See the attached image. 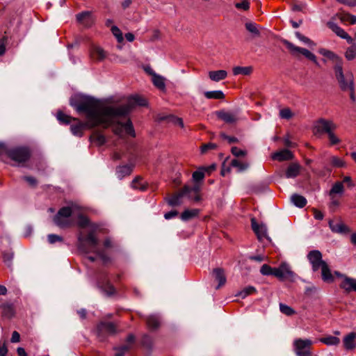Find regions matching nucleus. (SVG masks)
Instances as JSON below:
<instances>
[{"mask_svg": "<svg viewBox=\"0 0 356 356\" xmlns=\"http://www.w3.org/2000/svg\"><path fill=\"white\" fill-rule=\"evenodd\" d=\"M70 103L79 114L85 115L87 120L82 122L73 118L74 123L71 124L70 130L73 135L79 137L83 136L85 129H92L98 126L106 129L115 124L120 126L115 129L116 134H120L123 128L127 134L135 136L132 122L127 118L136 107L147 105L146 99L139 95L129 97L126 104L118 106H105L100 100L83 95H75Z\"/></svg>", "mask_w": 356, "mask_h": 356, "instance_id": "nucleus-1", "label": "nucleus"}, {"mask_svg": "<svg viewBox=\"0 0 356 356\" xmlns=\"http://www.w3.org/2000/svg\"><path fill=\"white\" fill-rule=\"evenodd\" d=\"M98 242V238L93 231L90 232L86 237H83L81 233L78 236V248L84 253L94 252L104 262H106L109 260V258L103 250L97 249Z\"/></svg>", "mask_w": 356, "mask_h": 356, "instance_id": "nucleus-2", "label": "nucleus"}, {"mask_svg": "<svg viewBox=\"0 0 356 356\" xmlns=\"http://www.w3.org/2000/svg\"><path fill=\"white\" fill-rule=\"evenodd\" d=\"M334 74L339 88L343 92L346 91L347 89H352L353 86H355L353 74L350 71L345 72L343 65L339 66L334 70Z\"/></svg>", "mask_w": 356, "mask_h": 356, "instance_id": "nucleus-3", "label": "nucleus"}, {"mask_svg": "<svg viewBox=\"0 0 356 356\" xmlns=\"http://www.w3.org/2000/svg\"><path fill=\"white\" fill-rule=\"evenodd\" d=\"M72 210L70 207H64L59 209L57 214L54 218V223L60 228L70 227L73 225V222L70 218L72 216Z\"/></svg>", "mask_w": 356, "mask_h": 356, "instance_id": "nucleus-4", "label": "nucleus"}, {"mask_svg": "<svg viewBox=\"0 0 356 356\" xmlns=\"http://www.w3.org/2000/svg\"><path fill=\"white\" fill-rule=\"evenodd\" d=\"M280 42L286 47L293 56H298L300 54H302L316 65L318 64L316 56L308 49L297 47L286 39L282 38L280 40Z\"/></svg>", "mask_w": 356, "mask_h": 356, "instance_id": "nucleus-5", "label": "nucleus"}, {"mask_svg": "<svg viewBox=\"0 0 356 356\" xmlns=\"http://www.w3.org/2000/svg\"><path fill=\"white\" fill-rule=\"evenodd\" d=\"M7 154L10 159L19 163H25L31 156L30 150L28 147H18L7 152Z\"/></svg>", "mask_w": 356, "mask_h": 356, "instance_id": "nucleus-6", "label": "nucleus"}, {"mask_svg": "<svg viewBox=\"0 0 356 356\" xmlns=\"http://www.w3.org/2000/svg\"><path fill=\"white\" fill-rule=\"evenodd\" d=\"M312 341L310 339H296L293 341V350L297 356H311V346Z\"/></svg>", "mask_w": 356, "mask_h": 356, "instance_id": "nucleus-7", "label": "nucleus"}, {"mask_svg": "<svg viewBox=\"0 0 356 356\" xmlns=\"http://www.w3.org/2000/svg\"><path fill=\"white\" fill-rule=\"evenodd\" d=\"M337 128V125L332 120L320 118L314 122V132L315 134H327Z\"/></svg>", "mask_w": 356, "mask_h": 356, "instance_id": "nucleus-8", "label": "nucleus"}, {"mask_svg": "<svg viewBox=\"0 0 356 356\" xmlns=\"http://www.w3.org/2000/svg\"><path fill=\"white\" fill-rule=\"evenodd\" d=\"M118 332L117 326L111 322H101L97 326V335L99 340L103 341L109 335Z\"/></svg>", "mask_w": 356, "mask_h": 356, "instance_id": "nucleus-9", "label": "nucleus"}, {"mask_svg": "<svg viewBox=\"0 0 356 356\" xmlns=\"http://www.w3.org/2000/svg\"><path fill=\"white\" fill-rule=\"evenodd\" d=\"M322 254L319 250H312L307 254V259L312 266L314 272L321 269L327 263L322 259Z\"/></svg>", "mask_w": 356, "mask_h": 356, "instance_id": "nucleus-10", "label": "nucleus"}, {"mask_svg": "<svg viewBox=\"0 0 356 356\" xmlns=\"http://www.w3.org/2000/svg\"><path fill=\"white\" fill-rule=\"evenodd\" d=\"M272 275L280 280H284L286 278H293L295 274L291 270L288 264H282L278 268H273Z\"/></svg>", "mask_w": 356, "mask_h": 356, "instance_id": "nucleus-11", "label": "nucleus"}, {"mask_svg": "<svg viewBox=\"0 0 356 356\" xmlns=\"http://www.w3.org/2000/svg\"><path fill=\"white\" fill-rule=\"evenodd\" d=\"M328 224L330 229L334 233L346 234L350 232L349 228L340 218L330 219Z\"/></svg>", "mask_w": 356, "mask_h": 356, "instance_id": "nucleus-12", "label": "nucleus"}, {"mask_svg": "<svg viewBox=\"0 0 356 356\" xmlns=\"http://www.w3.org/2000/svg\"><path fill=\"white\" fill-rule=\"evenodd\" d=\"M320 54L332 62L333 71L339 67V66L341 67L343 65V58L334 52L323 49L320 51Z\"/></svg>", "mask_w": 356, "mask_h": 356, "instance_id": "nucleus-13", "label": "nucleus"}, {"mask_svg": "<svg viewBox=\"0 0 356 356\" xmlns=\"http://www.w3.org/2000/svg\"><path fill=\"white\" fill-rule=\"evenodd\" d=\"M77 22L85 27H90L94 23V19L90 11H83L76 15Z\"/></svg>", "mask_w": 356, "mask_h": 356, "instance_id": "nucleus-14", "label": "nucleus"}, {"mask_svg": "<svg viewBox=\"0 0 356 356\" xmlns=\"http://www.w3.org/2000/svg\"><path fill=\"white\" fill-rule=\"evenodd\" d=\"M188 186H184L180 191L174 194L172 197L168 199V203L172 207L181 204L182 197L184 196H186L187 192L188 191Z\"/></svg>", "mask_w": 356, "mask_h": 356, "instance_id": "nucleus-15", "label": "nucleus"}, {"mask_svg": "<svg viewBox=\"0 0 356 356\" xmlns=\"http://www.w3.org/2000/svg\"><path fill=\"white\" fill-rule=\"evenodd\" d=\"M327 26L339 38L346 40L348 42H352V38L338 24L329 22Z\"/></svg>", "mask_w": 356, "mask_h": 356, "instance_id": "nucleus-16", "label": "nucleus"}, {"mask_svg": "<svg viewBox=\"0 0 356 356\" xmlns=\"http://www.w3.org/2000/svg\"><path fill=\"white\" fill-rule=\"evenodd\" d=\"M339 287L347 293L356 292V279L344 276L339 284Z\"/></svg>", "mask_w": 356, "mask_h": 356, "instance_id": "nucleus-17", "label": "nucleus"}, {"mask_svg": "<svg viewBox=\"0 0 356 356\" xmlns=\"http://www.w3.org/2000/svg\"><path fill=\"white\" fill-rule=\"evenodd\" d=\"M251 225L252 230L257 234L258 238L261 240L267 236V227L264 224H258L256 220L252 218L251 220Z\"/></svg>", "mask_w": 356, "mask_h": 356, "instance_id": "nucleus-18", "label": "nucleus"}, {"mask_svg": "<svg viewBox=\"0 0 356 356\" xmlns=\"http://www.w3.org/2000/svg\"><path fill=\"white\" fill-rule=\"evenodd\" d=\"M106 52L100 47L92 45L90 49V56L96 61H102L106 58Z\"/></svg>", "mask_w": 356, "mask_h": 356, "instance_id": "nucleus-19", "label": "nucleus"}, {"mask_svg": "<svg viewBox=\"0 0 356 356\" xmlns=\"http://www.w3.org/2000/svg\"><path fill=\"white\" fill-rule=\"evenodd\" d=\"M293 157L292 152L286 149H282L272 154V159L278 161H289L292 159Z\"/></svg>", "mask_w": 356, "mask_h": 356, "instance_id": "nucleus-20", "label": "nucleus"}, {"mask_svg": "<svg viewBox=\"0 0 356 356\" xmlns=\"http://www.w3.org/2000/svg\"><path fill=\"white\" fill-rule=\"evenodd\" d=\"M218 117L226 123L232 124L238 120L236 115L234 113L220 111L217 113Z\"/></svg>", "mask_w": 356, "mask_h": 356, "instance_id": "nucleus-21", "label": "nucleus"}, {"mask_svg": "<svg viewBox=\"0 0 356 356\" xmlns=\"http://www.w3.org/2000/svg\"><path fill=\"white\" fill-rule=\"evenodd\" d=\"M188 191L187 192L186 196L191 199L194 200L195 202H199L201 199L200 191V185L199 184H195L193 186H188Z\"/></svg>", "mask_w": 356, "mask_h": 356, "instance_id": "nucleus-22", "label": "nucleus"}, {"mask_svg": "<svg viewBox=\"0 0 356 356\" xmlns=\"http://www.w3.org/2000/svg\"><path fill=\"white\" fill-rule=\"evenodd\" d=\"M350 44L344 53L346 59L348 61L353 60L356 58V39H352V42H348Z\"/></svg>", "mask_w": 356, "mask_h": 356, "instance_id": "nucleus-23", "label": "nucleus"}, {"mask_svg": "<svg viewBox=\"0 0 356 356\" xmlns=\"http://www.w3.org/2000/svg\"><path fill=\"white\" fill-rule=\"evenodd\" d=\"M300 165L297 163H291L285 172V175L286 178H295L296 177L300 171Z\"/></svg>", "mask_w": 356, "mask_h": 356, "instance_id": "nucleus-24", "label": "nucleus"}, {"mask_svg": "<svg viewBox=\"0 0 356 356\" xmlns=\"http://www.w3.org/2000/svg\"><path fill=\"white\" fill-rule=\"evenodd\" d=\"M321 270V278L324 282L332 283L334 281V275L332 273L327 264H324Z\"/></svg>", "mask_w": 356, "mask_h": 356, "instance_id": "nucleus-25", "label": "nucleus"}, {"mask_svg": "<svg viewBox=\"0 0 356 356\" xmlns=\"http://www.w3.org/2000/svg\"><path fill=\"white\" fill-rule=\"evenodd\" d=\"M356 333L350 332L343 339V346L346 350H353L356 347Z\"/></svg>", "mask_w": 356, "mask_h": 356, "instance_id": "nucleus-26", "label": "nucleus"}, {"mask_svg": "<svg viewBox=\"0 0 356 356\" xmlns=\"http://www.w3.org/2000/svg\"><path fill=\"white\" fill-rule=\"evenodd\" d=\"M76 225L80 228L90 227L93 229H96L97 227L95 224L90 223L89 218L83 214L78 215Z\"/></svg>", "mask_w": 356, "mask_h": 356, "instance_id": "nucleus-27", "label": "nucleus"}, {"mask_svg": "<svg viewBox=\"0 0 356 356\" xmlns=\"http://www.w3.org/2000/svg\"><path fill=\"white\" fill-rule=\"evenodd\" d=\"M213 274L216 281L218 282V285L216 289H219L226 282V277L225 275L224 270L222 268H215L213 270Z\"/></svg>", "mask_w": 356, "mask_h": 356, "instance_id": "nucleus-28", "label": "nucleus"}, {"mask_svg": "<svg viewBox=\"0 0 356 356\" xmlns=\"http://www.w3.org/2000/svg\"><path fill=\"white\" fill-rule=\"evenodd\" d=\"M227 76V72L225 70H220L216 71H210L209 72V78L213 81H220L225 79Z\"/></svg>", "mask_w": 356, "mask_h": 356, "instance_id": "nucleus-29", "label": "nucleus"}, {"mask_svg": "<svg viewBox=\"0 0 356 356\" xmlns=\"http://www.w3.org/2000/svg\"><path fill=\"white\" fill-rule=\"evenodd\" d=\"M133 170V166L131 165H124L119 166L116 169L118 177L122 179L123 177L129 175Z\"/></svg>", "mask_w": 356, "mask_h": 356, "instance_id": "nucleus-30", "label": "nucleus"}, {"mask_svg": "<svg viewBox=\"0 0 356 356\" xmlns=\"http://www.w3.org/2000/svg\"><path fill=\"white\" fill-rule=\"evenodd\" d=\"M152 81L155 87L161 90H164L165 89V79L157 74H154V76L152 78Z\"/></svg>", "mask_w": 356, "mask_h": 356, "instance_id": "nucleus-31", "label": "nucleus"}, {"mask_svg": "<svg viewBox=\"0 0 356 356\" xmlns=\"http://www.w3.org/2000/svg\"><path fill=\"white\" fill-rule=\"evenodd\" d=\"M200 210L197 209H186L181 214V219L184 221L189 220L198 216Z\"/></svg>", "mask_w": 356, "mask_h": 356, "instance_id": "nucleus-32", "label": "nucleus"}, {"mask_svg": "<svg viewBox=\"0 0 356 356\" xmlns=\"http://www.w3.org/2000/svg\"><path fill=\"white\" fill-rule=\"evenodd\" d=\"M291 202L298 207L302 208L307 204V200L302 195L293 194L291 197Z\"/></svg>", "mask_w": 356, "mask_h": 356, "instance_id": "nucleus-33", "label": "nucleus"}, {"mask_svg": "<svg viewBox=\"0 0 356 356\" xmlns=\"http://www.w3.org/2000/svg\"><path fill=\"white\" fill-rule=\"evenodd\" d=\"M90 140L101 146L106 143L105 136L99 131H95L90 136Z\"/></svg>", "mask_w": 356, "mask_h": 356, "instance_id": "nucleus-34", "label": "nucleus"}, {"mask_svg": "<svg viewBox=\"0 0 356 356\" xmlns=\"http://www.w3.org/2000/svg\"><path fill=\"white\" fill-rule=\"evenodd\" d=\"M131 187L134 189H138L141 191H145L147 186L145 182L140 177H136L131 182Z\"/></svg>", "mask_w": 356, "mask_h": 356, "instance_id": "nucleus-35", "label": "nucleus"}, {"mask_svg": "<svg viewBox=\"0 0 356 356\" xmlns=\"http://www.w3.org/2000/svg\"><path fill=\"white\" fill-rule=\"evenodd\" d=\"M252 67L237 66V67H234L233 68V74L235 76L239 75V74L249 75L252 73Z\"/></svg>", "mask_w": 356, "mask_h": 356, "instance_id": "nucleus-36", "label": "nucleus"}, {"mask_svg": "<svg viewBox=\"0 0 356 356\" xmlns=\"http://www.w3.org/2000/svg\"><path fill=\"white\" fill-rule=\"evenodd\" d=\"M204 96L207 99H222L225 97L224 93L221 90L207 91Z\"/></svg>", "mask_w": 356, "mask_h": 356, "instance_id": "nucleus-37", "label": "nucleus"}, {"mask_svg": "<svg viewBox=\"0 0 356 356\" xmlns=\"http://www.w3.org/2000/svg\"><path fill=\"white\" fill-rule=\"evenodd\" d=\"M2 314L3 316L10 318L15 315L14 307L11 304H5L2 306Z\"/></svg>", "mask_w": 356, "mask_h": 356, "instance_id": "nucleus-38", "label": "nucleus"}, {"mask_svg": "<svg viewBox=\"0 0 356 356\" xmlns=\"http://www.w3.org/2000/svg\"><path fill=\"white\" fill-rule=\"evenodd\" d=\"M320 341L327 345V346H336L340 343V339L334 336H328L326 337L321 338Z\"/></svg>", "mask_w": 356, "mask_h": 356, "instance_id": "nucleus-39", "label": "nucleus"}, {"mask_svg": "<svg viewBox=\"0 0 356 356\" xmlns=\"http://www.w3.org/2000/svg\"><path fill=\"white\" fill-rule=\"evenodd\" d=\"M205 169L204 167H201L198 168L197 170L193 172L192 177L193 180L195 182V184H198L199 181L203 180L204 177Z\"/></svg>", "mask_w": 356, "mask_h": 356, "instance_id": "nucleus-40", "label": "nucleus"}, {"mask_svg": "<svg viewBox=\"0 0 356 356\" xmlns=\"http://www.w3.org/2000/svg\"><path fill=\"white\" fill-rule=\"evenodd\" d=\"M334 131L335 130H332L327 134L330 145L331 146L338 145L341 142V140L337 136Z\"/></svg>", "mask_w": 356, "mask_h": 356, "instance_id": "nucleus-41", "label": "nucleus"}, {"mask_svg": "<svg viewBox=\"0 0 356 356\" xmlns=\"http://www.w3.org/2000/svg\"><path fill=\"white\" fill-rule=\"evenodd\" d=\"M159 318L154 316H150L147 318V325L149 329L154 330L159 326Z\"/></svg>", "mask_w": 356, "mask_h": 356, "instance_id": "nucleus-42", "label": "nucleus"}, {"mask_svg": "<svg viewBox=\"0 0 356 356\" xmlns=\"http://www.w3.org/2000/svg\"><path fill=\"white\" fill-rule=\"evenodd\" d=\"M257 290L254 286H248L245 287L241 291L237 293V296L241 297V298H245L249 295L256 293Z\"/></svg>", "mask_w": 356, "mask_h": 356, "instance_id": "nucleus-43", "label": "nucleus"}, {"mask_svg": "<svg viewBox=\"0 0 356 356\" xmlns=\"http://www.w3.org/2000/svg\"><path fill=\"white\" fill-rule=\"evenodd\" d=\"M231 166L236 168L238 169V172H242L248 168V163L241 162L235 159L231 161Z\"/></svg>", "mask_w": 356, "mask_h": 356, "instance_id": "nucleus-44", "label": "nucleus"}, {"mask_svg": "<svg viewBox=\"0 0 356 356\" xmlns=\"http://www.w3.org/2000/svg\"><path fill=\"white\" fill-rule=\"evenodd\" d=\"M57 120L63 124H68L73 121V118L70 115L65 114L61 111H58L56 115Z\"/></svg>", "mask_w": 356, "mask_h": 356, "instance_id": "nucleus-45", "label": "nucleus"}, {"mask_svg": "<svg viewBox=\"0 0 356 356\" xmlns=\"http://www.w3.org/2000/svg\"><path fill=\"white\" fill-rule=\"evenodd\" d=\"M343 192V186L342 182H336L332 187L330 191V196L334 195V194H341Z\"/></svg>", "mask_w": 356, "mask_h": 356, "instance_id": "nucleus-46", "label": "nucleus"}, {"mask_svg": "<svg viewBox=\"0 0 356 356\" xmlns=\"http://www.w3.org/2000/svg\"><path fill=\"white\" fill-rule=\"evenodd\" d=\"M330 163L332 166L336 168H343L346 166V162L343 159L335 156L330 157Z\"/></svg>", "mask_w": 356, "mask_h": 356, "instance_id": "nucleus-47", "label": "nucleus"}, {"mask_svg": "<svg viewBox=\"0 0 356 356\" xmlns=\"http://www.w3.org/2000/svg\"><path fill=\"white\" fill-rule=\"evenodd\" d=\"M280 309L282 314L286 316H291L296 313L293 309L283 303L280 304Z\"/></svg>", "mask_w": 356, "mask_h": 356, "instance_id": "nucleus-48", "label": "nucleus"}, {"mask_svg": "<svg viewBox=\"0 0 356 356\" xmlns=\"http://www.w3.org/2000/svg\"><path fill=\"white\" fill-rule=\"evenodd\" d=\"M296 37L300 40L301 42H304L305 44H308L309 46L314 45L313 41H312L309 38L302 35L300 32L297 31L295 33Z\"/></svg>", "mask_w": 356, "mask_h": 356, "instance_id": "nucleus-49", "label": "nucleus"}, {"mask_svg": "<svg viewBox=\"0 0 356 356\" xmlns=\"http://www.w3.org/2000/svg\"><path fill=\"white\" fill-rule=\"evenodd\" d=\"M293 114L290 108H285L280 111V116L282 119L289 120L293 117Z\"/></svg>", "mask_w": 356, "mask_h": 356, "instance_id": "nucleus-50", "label": "nucleus"}, {"mask_svg": "<svg viewBox=\"0 0 356 356\" xmlns=\"http://www.w3.org/2000/svg\"><path fill=\"white\" fill-rule=\"evenodd\" d=\"M245 28L251 33H253L254 35L259 34V31L258 30L257 25L255 23L248 22L245 24Z\"/></svg>", "mask_w": 356, "mask_h": 356, "instance_id": "nucleus-51", "label": "nucleus"}, {"mask_svg": "<svg viewBox=\"0 0 356 356\" xmlns=\"http://www.w3.org/2000/svg\"><path fill=\"white\" fill-rule=\"evenodd\" d=\"M111 31L119 42L123 41V35L120 29L115 26H112Z\"/></svg>", "mask_w": 356, "mask_h": 356, "instance_id": "nucleus-52", "label": "nucleus"}, {"mask_svg": "<svg viewBox=\"0 0 356 356\" xmlns=\"http://www.w3.org/2000/svg\"><path fill=\"white\" fill-rule=\"evenodd\" d=\"M130 349L129 345H122L119 348H115L116 350L115 356H124L125 353H127Z\"/></svg>", "mask_w": 356, "mask_h": 356, "instance_id": "nucleus-53", "label": "nucleus"}, {"mask_svg": "<svg viewBox=\"0 0 356 356\" xmlns=\"http://www.w3.org/2000/svg\"><path fill=\"white\" fill-rule=\"evenodd\" d=\"M273 268L268 264H264L260 268V273L263 275H272Z\"/></svg>", "mask_w": 356, "mask_h": 356, "instance_id": "nucleus-54", "label": "nucleus"}, {"mask_svg": "<svg viewBox=\"0 0 356 356\" xmlns=\"http://www.w3.org/2000/svg\"><path fill=\"white\" fill-rule=\"evenodd\" d=\"M3 258L5 264L10 267L13 259V253L11 252H5L3 253Z\"/></svg>", "mask_w": 356, "mask_h": 356, "instance_id": "nucleus-55", "label": "nucleus"}, {"mask_svg": "<svg viewBox=\"0 0 356 356\" xmlns=\"http://www.w3.org/2000/svg\"><path fill=\"white\" fill-rule=\"evenodd\" d=\"M235 7L238 10H248L250 8V3L247 0H243L241 2L236 3Z\"/></svg>", "mask_w": 356, "mask_h": 356, "instance_id": "nucleus-56", "label": "nucleus"}, {"mask_svg": "<svg viewBox=\"0 0 356 356\" xmlns=\"http://www.w3.org/2000/svg\"><path fill=\"white\" fill-rule=\"evenodd\" d=\"M48 241L49 243L53 244L56 242H61L63 241V238L58 235L56 234H49L47 236Z\"/></svg>", "mask_w": 356, "mask_h": 356, "instance_id": "nucleus-57", "label": "nucleus"}, {"mask_svg": "<svg viewBox=\"0 0 356 356\" xmlns=\"http://www.w3.org/2000/svg\"><path fill=\"white\" fill-rule=\"evenodd\" d=\"M232 153L236 157L244 156L246 155V152L239 149L237 147H233L232 148Z\"/></svg>", "mask_w": 356, "mask_h": 356, "instance_id": "nucleus-58", "label": "nucleus"}, {"mask_svg": "<svg viewBox=\"0 0 356 356\" xmlns=\"http://www.w3.org/2000/svg\"><path fill=\"white\" fill-rule=\"evenodd\" d=\"M220 136L223 140H227L229 143H237L238 141L237 138L227 136L224 133H221Z\"/></svg>", "mask_w": 356, "mask_h": 356, "instance_id": "nucleus-59", "label": "nucleus"}, {"mask_svg": "<svg viewBox=\"0 0 356 356\" xmlns=\"http://www.w3.org/2000/svg\"><path fill=\"white\" fill-rule=\"evenodd\" d=\"M217 147V145L215 143H209L207 144H204L202 146V152H206L208 149H213Z\"/></svg>", "mask_w": 356, "mask_h": 356, "instance_id": "nucleus-60", "label": "nucleus"}, {"mask_svg": "<svg viewBox=\"0 0 356 356\" xmlns=\"http://www.w3.org/2000/svg\"><path fill=\"white\" fill-rule=\"evenodd\" d=\"M6 38H3L0 40V56H2L6 52Z\"/></svg>", "mask_w": 356, "mask_h": 356, "instance_id": "nucleus-61", "label": "nucleus"}, {"mask_svg": "<svg viewBox=\"0 0 356 356\" xmlns=\"http://www.w3.org/2000/svg\"><path fill=\"white\" fill-rule=\"evenodd\" d=\"M8 353V348L6 342H0V356H6Z\"/></svg>", "mask_w": 356, "mask_h": 356, "instance_id": "nucleus-62", "label": "nucleus"}, {"mask_svg": "<svg viewBox=\"0 0 356 356\" xmlns=\"http://www.w3.org/2000/svg\"><path fill=\"white\" fill-rule=\"evenodd\" d=\"M19 341H20V334H19L18 332L14 331L12 333V337H11V339H10V341L12 343H18V342H19Z\"/></svg>", "mask_w": 356, "mask_h": 356, "instance_id": "nucleus-63", "label": "nucleus"}, {"mask_svg": "<svg viewBox=\"0 0 356 356\" xmlns=\"http://www.w3.org/2000/svg\"><path fill=\"white\" fill-rule=\"evenodd\" d=\"M24 179L28 182V184L31 186H35L37 184L36 179L33 177H24Z\"/></svg>", "mask_w": 356, "mask_h": 356, "instance_id": "nucleus-64", "label": "nucleus"}]
</instances>
